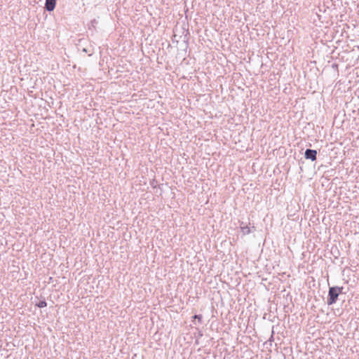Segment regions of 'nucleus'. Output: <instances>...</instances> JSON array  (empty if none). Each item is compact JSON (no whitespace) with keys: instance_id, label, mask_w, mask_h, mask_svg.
I'll use <instances>...</instances> for the list:
<instances>
[{"instance_id":"f257e3e1","label":"nucleus","mask_w":359,"mask_h":359,"mask_svg":"<svg viewBox=\"0 0 359 359\" xmlns=\"http://www.w3.org/2000/svg\"><path fill=\"white\" fill-rule=\"evenodd\" d=\"M341 292V288L339 287H332L329 290V299L327 300V304L329 305H332L335 303L337 297Z\"/></svg>"},{"instance_id":"f03ea898","label":"nucleus","mask_w":359,"mask_h":359,"mask_svg":"<svg viewBox=\"0 0 359 359\" xmlns=\"http://www.w3.org/2000/svg\"><path fill=\"white\" fill-rule=\"evenodd\" d=\"M317 152L316 150L307 149L305 151V158L314 161L316 159Z\"/></svg>"},{"instance_id":"7ed1b4c3","label":"nucleus","mask_w":359,"mask_h":359,"mask_svg":"<svg viewBox=\"0 0 359 359\" xmlns=\"http://www.w3.org/2000/svg\"><path fill=\"white\" fill-rule=\"evenodd\" d=\"M56 0H46L45 8L48 11H52L55 7Z\"/></svg>"},{"instance_id":"20e7f679","label":"nucleus","mask_w":359,"mask_h":359,"mask_svg":"<svg viewBox=\"0 0 359 359\" xmlns=\"http://www.w3.org/2000/svg\"><path fill=\"white\" fill-rule=\"evenodd\" d=\"M241 231L244 235L249 234L250 233V229L248 226H241Z\"/></svg>"},{"instance_id":"39448f33","label":"nucleus","mask_w":359,"mask_h":359,"mask_svg":"<svg viewBox=\"0 0 359 359\" xmlns=\"http://www.w3.org/2000/svg\"><path fill=\"white\" fill-rule=\"evenodd\" d=\"M46 305H47V304H46V302L45 301H41V302H39L36 304V306H37L38 307H39V308H43V307H45V306H46Z\"/></svg>"},{"instance_id":"423d86ee","label":"nucleus","mask_w":359,"mask_h":359,"mask_svg":"<svg viewBox=\"0 0 359 359\" xmlns=\"http://www.w3.org/2000/svg\"><path fill=\"white\" fill-rule=\"evenodd\" d=\"M194 318H195V319H198V321H199V322H201V320H202V316H201V315H195V316H194Z\"/></svg>"}]
</instances>
